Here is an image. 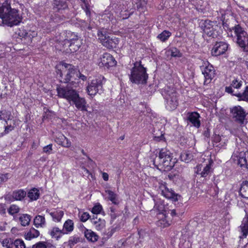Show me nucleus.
Masks as SVG:
<instances>
[{"label":"nucleus","instance_id":"nucleus-1","mask_svg":"<svg viewBox=\"0 0 248 248\" xmlns=\"http://www.w3.org/2000/svg\"><path fill=\"white\" fill-rule=\"evenodd\" d=\"M153 164L158 170L170 171L174 166L175 159H173L172 154L166 149H161L158 155L153 160Z\"/></svg>","mask_w":248,"mask_h":248},{"label":"nucleus","instance_id":"nucleus-2","mask_svg":"<svg viewBox=\"0 0 248 248\" xmlns=\"http://www.w3.org/2000/svg\"><path fill=\"white\" fill-rule=\"evenodd\" d=\"M56 70L60 82L65 83L73 79H76L79 74V71L75 66L65 62L57 65Z\"/></svg>","mask_w":248,"mask_h":248},{"label":"nucleus","instance_id":"nucleus-3","mask_svg":"<svg viewBox=\"0 0 248 248\" xmlns=\"http://www.w3.org/2000/svg\"><path fill=\"white\" fill-rule=\"evenodd\" d=\"M130 81L136 84H145L148 78L147 69L141 64V62H136L131 69L129 75Z\"/></svg>","mask_w":248,"mask_h":248},{"label":"nucleus","instance_id":"nucleus-4","mask_svg":"<svg viewBox=\"0 0 248 248\" xmlns=\"http://www.w3.org/2000/svg\"><path fill=\"white\" fill-rule=\"evenodd\" d=\"M236 37V43L240 50L245 53L248 52V34L240 25L232 28Z\"/></svg>","mask_w":248,"mask_h":248},{"label":"nucleus","instance_id":"nucleus-5","mask_svg":"<svg viewBox=\"0 0 248 248\" xmlns=\"http://www.w3.org/2000/svg\"><path fill=\"white\" fill-rule=\"evenodd\" d=\"M199 26L204 33L208 36L215 38L220 34L219 30L220 26L216 21H212L208 19L201 20L199 22Z\"/></svg>","mask_w":248,"mask_h":248},{"label":"nucleus","instance_id":"nucleus-6","mask_svg":"<svg viewBox=\"0 0 248 248\" xmlns=\"http://www.w3.org/2000/svg\"><path fill=\"white\" fill-rule=\"evenodd\" d=\"M56 90L59 97L66 99L70 104L79 94L78 91L68 85L58 86Z\"/></svg>","mask_w":248,"mask_h":248},{"label":"nucleus","instance_id":"nucleus-7","mask_svg":"<svg viewBox=\"0 0 248 248\" xmlns=\"http://www.w3.org/2000/svg\"><path fill=\"white\" fill-rule=\"evenodd\" d=\"M162 95L166 100L167 109L169 110L175 109L178 105L176 91L173 88L167 87L164 89Z\"/></svg>","mask_w":248,"mask_h":248},{"label":"nucleus","instance_id":"nucleus-8","mask_svg":"<svg viewBox=\"0 0 248 248\" xmlns=\"http://www.w3.org/2000/svg\"><path fill=\"white\" fill-rule=\"evenodd\" d=\"M105 82V78L102 76L93 79L87 87L88 94L90 96H94L97 93H102L104 91L103 85Z\"/></svg>","mask_w":248,"mask_h":248},{"label":"nucleus","instance_id":"nucleus-9","mask_svg":"<svg viewBox=\"0 0 248 248\" xmlns=\"http://www.w3.org/2000/svg\"><path fill=\"white\" fill-rule=\"evenodd\" d=\"M230 115L233 120L239 124H243L247 122L246 119L247 113L241 106H234L230 108Z\"/></svg>","mask_w":248,"mask_h":248},{"label":"nucleus","instance_id":"nucleus-10","mask_svg":"<svg viewBox=\"0 0 248 248\" xmlns=\"http://www.w3.org/2000/svg\"><path fill=\"white\" fill-rule=\"evenodd\" d=\"M200 69L204 77V84H209L216 76V70L214 66L208 61H203L200 66Z\"/></svg>","mask_w":248,"mask_h":248},{"label":"nucleus","instance_id":"nucleus-11","mask_svg":"<svg viewBox=\"0 0 248 248\" xmlns=\"http://www.w3.org/2000/svg\"><path fill=\"white\" fill-rule=\"evenodd\" d=\"M18 13V10L12 9L11 7L7 16L4 17L3 24L10 27L18 25L22 19V16L19 15Z\"/></svg>","mask_w":248,"mask_h":248},{"label":"nucleus","instance_id":"nucleus-12","mask_svg":"<svg viewBox=\"0 0 248 248\" xmlns=\"http://www.w3.org/2000/svg\"><path fill=\"white\" fill-rule=\"evenodd\" d=\"M63 46L69 47L71 50L76 51L79 47L78 37L74 32L71 31L66 33L65 38L63 41Z\"/></svg>","mask_w":248,"mask_h":248},{"label":"nucleus","instance_id":"nucleus-13","mask_svg":"<svg viewBox=\"0 0 248 248\" xmlns=\"http://www.w3.org/2000/svg\"><path fill=\"white\" fill-rule=\"evenodd\" d=\"M158 189L163 196L173 202L178 201L181 197L179 194L176 193L171 188H168L165 182L159 183Z\"/></svg>","mask_w":248,"mask_h":248},{"label":"nucleus","instance_id":"nucleus-14","mask_svg":"<svg viewBox=\"0 0 248 248\" xmlns=\"http://www.w3.org/2000/svg\"><path fill=\"white\" fill-rule=\"evenodd\" d=\"M100 59L99 65L100 67H103L105 69H108L115 66L117 64V62L114 58L108 53H105L101 55Z\"/></svg>","mask_w":248,"mask_h":248},{"label":"nucleus","instance_id":"nucleus-15","mask_svg":"<svg viewBox=\"0 0 248 248\" xmlns=\"http://www.w3.org/2000/svg\"><path fill=\"white\" fill-rule=\"evenodd\" d=\"M213 161L210 159L208 164L206 166L202 167V164H199L195 168V172L197 174L200 175L201 177H206L208 175L211 174L212 172L211 167L213 166Z\"/></svg>","mask_w":248,"mask_h":248},{"label":"nucleus","instance_id":"nucleus-16","mask_svg":"<svg viewBox=\"0 0 248 248\" xmlns=\"http://www.w3.org/2000/svg\"><path fill=\"white\" fill-rule=\"evenodd\" d=\"M228 48V45L224 42H216L211 50L212 56H218L225 53Z\"/></svg>","mask_w":248,"mask_h":248},{"label":"nucleus","instance_id":"nucleus-17","mask_svg":"<svg viewBox=\"0 0 248 248\" xmlns=\"http://www.w3.org/2000/svg\"><path fill=\"white\" fill-rule=\"evenodd\" d=\"M71 104L74 105L76 108L80 111H87L88 105L86 99L84 97H80L79 94L73 100Z\"/></svg>","mask_w":248,"mask_h":248},{"label":"nucleus","instance_id":"nucleus-18","mask_svg":"<svg viewBox=\"0 0 248 248\" xmlns=\"http://www.w3.org/2000/svg\"><path fill=\"white\" fill-rule=\"evenodd\" d=\"M200 114L196 112H188L187 113V120L192 124V125L196 127L199 128L201 125V122L199 120Z\"/></svg>","mask_w":248,"mask_h":248},{"label":"nucleus","instance_id":"nucleus-19","mask_svg":"<svg viewBox=\"0 0 248 248\" xmlns=\"http://www.w3.org/2000/svg\"><path fill=\"white\" fill-rule=\"evenodd\" d=\"M118 40L116 37H114V38H113L108 36L106 38V39L103 41L101 43L106 47L109 49H112L116 47L117 45L118 44Z\"/></svg>","mask_w":248,"mask_h":248},{"label":"nucleus","instance_id":"nucleus-20","mask_svg":"<svg viewBox=\"0 0 248 248\" xmlns=\"http://www.w3.org/2000/svg\"><path fill=\"white\" fill-rule=\"evenodd\" d=\"M240 229L242 233V235L240 236V239L243 237H246L248 234V214H246L245 217L244 218L242 224L240 226Z\"/></svg>","mask_w":248,"mask_h":248},{"label":"nucleus","instance_id":"nucleus-21","mask_svg":"<svg viewBox=\"0 0 248 248\" xmlns=\"http://www.w3.org/2000/svg\"><path fill=\"white\" fill-rule=\"evenodd\" d=\"M10 8L11 5L7 1H5L0 6V18L2 19L3 23L4 22V17L7 16Z\"/></svg>","mask_w":248,"mask_h":248},{"label":"nucleus","instance_id":"nucleus-22","mask_svg":"<svg viewBox=\"0 0 248 248\" xmlns=\"http://www.w3.org/2000/svg\"><path fill=\"white\" fill-rule=\"evenodd\" d=\"M49 233L52 238L58 240L62 235L66 234V232H64L63 229L60 230L58 227H54L49 231Z\"/></svg>","mask_w":248,"mask_h":248},{"label":"nucleus","instance_id":"nucleus-23","mask_svg":"<svg viewBox=\"0 0 248 248\" xmlns=\"http://www.w3.org/2000/svg\"><path fill=\"white\" fill-rule=\"evenodd\" d=\"M67 0H53L52 5L53 8L58 11L65 9L68 7Z\"/></svg>","mask_w":248,"mask_h":248},{"label":"nucleus","instance_id":"nucleus-24","mask_svg":"<svg viewBox=\"0 0 248 248\" xmlns=\"http://www.w3.org/2000/svg\"><path fill=\"white\" fill-rule=\"evenodd\" d=\"M13 118L11 111L6 109L0 111V121H3L5 124H7V121L12 120Z\"/></svg>","mask_w":248,"mask_h":248},{"label":"nucleus","instance_id":"nucleus-25","mask_svg":"<svg viewBox=\"0 0 248 248\" xmlns=\"http://www.w3.org/2000/svg\"><path fill=\"white\" fill-rule=\"evenodd\" d=\"M84 236L86 239L92 242H95L97 241L98 236L91 230L85 229Z\"/></svg>","mask_w":248,"mask_h":248},{"label":"nucleus","instance_id":"nucleus-26","mask_svg":"<svg viewBox=\"0 0 248 248\" xmlns=\"http://www.w3.org/2000/svg\"><path fill=\"white\" fill-rule=\"evenodd\" d=\"M33 224L36 228L44 227L46 225V220L44 216H36L33 220Z\"/></svg>","mask_w":248,"mask_h":248},{"label":"nucleus","instance_id":"nucleus-27","mask_svg":"<svg viewBox=\"0 0 248 248\" xmlns=\"http://www.w3.org/2000/svg\"><path fill=\"white\" fill-rule=\"evenodd\" d=\"M106 192L108 194V199L112 203L115 205H118L119 203L118 195L113 191L110 190H106Z\"/></svg>","mask_w":248,"mask_h":248},{"label":"nucleus","instance_id":"nucleus-28","mask_svg":"<svg viewBox=\"0 0 248 248\" xmlns=\"http://www.w3.org/2000/svg\"><path fill=\"white\" fill-rule=\"evenodd\" d=\"M14 122L15 121L14 120ZM15 127V122H14L13 124H9L8 121H7V124H5V123H4V130L3 131L1 132L2 127L1 128L0 132V136L2 137L5 135L8 134L9 132L12 131L14 129Z\"/></svg>","mask_w":248,"mask_h":248},{"label":"nucleus","instance_id":"nucleus-29","mask_svg":"<svg viewBox=\"0 0 248 248\" xmlns=\"http://www.w3.org/2000/svg\"><path fill=\"white\" fill-rule=\"evenodd\" d=\"M91 220L92 223L95 225V228L97 230H101L104 228L105 221L104 219L96 217L92 218Z\"/></svg>","mask_w":248,"mask_h":248},{"label":"nucleus","instance_id":"nucleus-30","mask_svg":"<svg viewBox=\"0 0 248 248\" xmlns=\"http://www.w3.org/2000/svg\"><path fill=\"white\" fill-rule=\"evenodd\" d=\"M40 234L39 232L33 228H31L29 231L27 232L25 235L27 240H31L32 238H36Z\"/></svg>","mask_w":248,"mask_h":248},{"label":"nucleus","instance_id":"nucleus-31","mask_svg":"<svg viewBox=\"0 0 248 248\" xmlns=\"http://www.w3.org/2000/svg\"><path fill=\"white\" fill-rule=\"evenodd\" d=\"M26 195V192L22 190L19 189L14 191L12 193L13 198L16 200L21 201Z\"/></svg>","mask_w":248,"mask_h":248},{"label":"nucleus","instance_id":"nucleus-32","mask_svg":"<svg viewBox=\"0 0 248 248\" xmlns=\"http://www.w3.org/2000/svg\"><path fill=\"white\" fill-rule=\"evenodd\" d=\"M49 213L53 218V220L57 222L61 221L64 215L63 212L62 210H56Z\"/></svg>","mask_w":248,"mask_h":248},{"label":"nucleus","instance_id":"nucleus-33","mask_svg":"<svg viewBox=\"0 0 248 248\" xmlns=\"http://www.w3.org/2000/svg\"><path fill=\"white\" fill-rule=\"evenodd\" d=\"M63 229L66 232V234L72 232L74 229L73 221L71 219L67 220L63 224Z\"/></svg>","mask_w":248,"mask_h":248},{"label":"nucleus","instance_id":"nucleus-34","mask_svg":"<svg viewBox=\"0 0 248 248\" xmlns=\"http://www.w3.org/2000/svg\"><path fill=\"white\" fill-rule=\"evenodd\" d=\"M36 35L34 31H29L26 32L25 36L23 37L22 39L24 40V42L27 44L31 43L32 42V38Z\"/></svg>","mask_w":248,"mask_h":248},{"label":"nucleus","instance_id":"nucleus-35","mask_svg":"<svg viewBox=\"0 0 248 248\" xmlns=\"http://www.w3.org/2000/svg\"><path fill=\"white\" fill-rule=\"evenodd\" d=\"M234 95L238 97V100L248 102V86L246 87L244 91L242 93H239Z\"/></svg>","mask_w":248,"mask_h":248},{"label":"nucleus","instance_id":"nucleus-36","mask_svg":"<svg viewBox=\"0 0 248 248\" xmlns=\"http://www.w3.org/2000/svg\"><path fill=\"white\" fill-rule=\"evenodd\" d=\"M39 190L34 188L28 192V196L32 201L36 200L39 198Z\"/></svg>","mask_w":248,"mask_h":248},{"label":"nucleus","instance_id":"nucleus-37","mask_svg":"<svg viewBox=\"0 0 248 248\" xmlns=\"http://www.w3.org/2000/svg\"><path fill=\"white\" fill-rule=\"evenodd\" d=\"M31 216L28 214L22 215L19 217L21 225L23 226L28 225L31 221Z\"/></svg>","mask_w":248,"mask_h":248},{"label":"nucleus","instance_id":"nucleus-38","mask_svg":"<svg viewBox=\"0 0 248 248\" xmlns=\"http://www.w3.org/2000/svg\"><path fill=\"white\" fill-rule=\"evenodd\" d=\"M171 33L168 31L165 30L157 35V38L162 42H165L170 36Z\"/></svg>","mask_w":248,"mask_h":248},{"label":"nucleus","instance_id":"nucleus-39","mask_svg":"<svg viewBox=\"0 0 248 248\" xmlns=\"http://www.w3.org/2000/svg\"><path fill=\"white\" fill-rule=\"evenodd\" d=\"M59 138L61 140V144L62 146L65 147H69L71 146V142L70 140L64 135H62L60 136Z\"/></svg>","mask_w":248,"mask_h":248},{"label":"nucleus","instance_id":"nucleus-40","mask_svg":"<svg viewBox=\"0 0 248 248\" xmlns=\"http://www.w3.org/2000/svg\"><path fill=\"white\" fill-rule=\"evenodd\" d=\"M238 164L241 168H245L248 170V158L240 157L238 160Z\"/></svg>","mask_w":248,"mask_h":248},{"label":"nucleus","instance_id":"nucleus-41","mask_svg":"<svg viewBox=\"0 0 248 248\" xmlns=\"http://www.w3.org/2000/svg\"><path fill=\"white\" fill-rule=\"evenodd\" d=\"M181 158L183 161L188 162L193 159V155L188 152H185L181 154Z\"/></svg>","mask_w":248,"mask_h":248},{"label":"nucleus","instance_id":"nucleus-42","mask_svg":"<svg viewBox=\"0 0 248 248\" xmlns=\"http://www.w3.org/2000/svg\"><path fill=\"white\" fill-rule=\"evenodd\" d=\"M154 208L157 210L159 213L165 214L164 212V205L162 203L161 201L156 202L155 203Z\"/></svg>","mask_w":248,"mask_h":248},{"label":"nucleus","instance_id":"nucleus-43","mask_svg":"<svg viewBox=\"0 0 248 248\" xmlns=\"http://www.w3.org/2000/svg\"><path fill=\"white\" fill-rule=\"evenodd\" d=\"M19 208L16 205H11L8 210L9 214L13 215L15 214L18 213L19 212Z\"/></svg>","mask_w":248,"mask_h":248},{"label":"nucleus","instance_id":"nucleus-44","mask_svg":"<svg viewBox=\"0 0 248 248\" xmlns=\"http://www.w3.org/2000/svg\"><path fill=\"white\" fill-rule=\"evenodd\" d=\"M97 35L101 43L108 36L107 31L105 30L98 31Z\"/></svg>","mask_w":248,"mask_h":248},{"label":"nucleus","instance_id":"nucleus-45","mask_svg":"<svg viewBox=\"0 0 248 248\" xmlns=\"http://www.w3.org/2000/svg\"><path fill=\"white\" fill-rule=\"evenodd\" d=\"M14 244L16 248H26L25 244L22 239H16L14 241Z\"/></svg>","mask_w":248,"mask_h":248},{"label":"nucleus","instance_id":"nucleus-46","mask_svg":"<svg viewBox=\"0 0 248 248\" xmlns=\"http://www.w3.org/2000/svg\"><path fill=\"white\" fill-rule=\"evenodd\" d=\"M170 51V55L173 57H181L182 55L180 51L176 47L171 48Z\"/></svg>","mask_w":248,"mask_h":248},{"label":"nucleus","instance_id":"nucleus-47","mask_svg":"<svg viewBox=\"0 0 248 248\" xmlns=\"http://www.w3.org/2000/svg\"><path fill=\"white\" fill-rule=\"evenodd\" d=\"M102 210V206L99 203L95 204L92 209V212L93 214L97 215L99 214Z\"/></svg>","mask_w":248,"mask_h":248},{"label":"nucleus","instance_id":"nucleus-48","mask_svg":"<svg viewBox=\"0 0 248 248\" xmlns=\"http://www.w3.org/2000/svg\"><path fill=\"white\" fill-rule=\"evenodd\" d=\"M47 242L40 241L33 245V248H48Z\"/></svg>","mask_w":248,"mask_h":248},{"label":"nucleus","instance_id":"nucleus-49","mask_svg":"<svg viewBox=\"0 0 248 248\" xmlns=\"http://www.w3.org/2000/svg\"><path fill=\"white\" fill-rule=\"evenodd\" d=\"M242 84L241 80H239L237 79H234L231 84V85L234 88L239 89Z\"/></svg>","mask_w":248,"mask_h":248},{"label":"nucleus","instance_id":"nucleus-50","mask_svg":"<svg viewBox=\"0 0 248 248\" xmlns=\"http://www.w3.org/2000/svg\"><path fill=\"white\" fill-rule=\"evenodd\" d=\"M52 144H49L45 147H44L43 149V153L47 154L48 155L51 154L52 153Z\"/></svg>","mask_w":248,"mask_h":248},{"label":"nucleus","instance_id":"nucleus-51","mask_svg":"<svg viewBox=\"0 0 248 248\" xmlns=\"http://www.w3.org/2000/svg\"><path fill=\"white\" fill-rule=\"evenodd\" d=\"M154 135V139L155 140L157 141H159L161 140H163L165 139L164 134L161 132H160V134L157 135V133H155V131L153 133Z\"/></svg>","mask_w":248,"mask_h":248},{"label":"nucleus","instance_id":"nucleus-52","mask_svg":"<svg viewBox=\"0 0 248 248\" xmlns=\"http://www.w3.org/2000/svg\"><path fill=\"white\" fill-rule=\"evenodd\" d=\"M80 241V238L77 235H75L73 237H70V239L69 240V242L70 244L74 245Z\"/></svg>","mask_w":248,"mask_h":248},{"label":"nucleus","instance_id":"nucleus-53","mask_svg":"<svg viewBox=\"0 0 248 248\" xmlns=\"http://www.w3.org/2000/svg\"><path fill=\"white\" fill-rule=\"evenodd\" d=\"M9 173L2 174L0 173V185L2 183L7 181L9 178Z\"/></svg>","mask_w":248,"mask_h":248},{"label":"nucleus","instance_id":"nucleus-54","mask_svg":"<svg viewBox=\"0 0 248 248\" xmlns=\"http://www.w3.org/2000/svg\"><path fill=\"white\" fill-rule=\"evenodd\" d=\"M82 8L85 12L86 15L88 16H90L91 11H90V5H89V3L86 4H84V5L82 6Z\"/></svg>","mask_w":248,"mask_h":248},{"label":"nucleus","instance_id":"nucleus-55","mask_svg":"<svg viewBox=\"0 0 248 248\" xmlns=\"http://www.w3.org/2000/svg\"><path fill=\"white\" fill-rule=\"evenodd\" d=\"M27 31L23 29H19L16 32V34L21 37V39H22L24 36H25L26 32Z\"/></svg>","mask_w":248,"mask_h":248},{"label":"nucleus","instance_id":"nucleus-56","mask_svg":"<svg viewBox=\"0 0 248 248\" xmlns=\"http://www.w3.org/2000/svg\"><path fill=\"white\" fill-rule=\"evenodd\" d=\"M225 92L232 94V95L235 96L234 94H237V93H233L234 91L232 89V87L230 85L229 86H226L225 89Z\"/></svg>","mask_w":248,"mask_h":248},{"label":"nucleus","instance_id":"nucleus-57","mask_svg":"<svg viewBox=\"0 0 248 248\" xmlns=\"http://www.w3.org/2000/svg\"><path fill=\"white\" fill-rule=\"evenodd\" d=\"M90 217L89 213L84 212L80 217V220L82 222H85Z\"/></svg>","mask_w":248,"mask_h":248},{"label":"nucleus","instance_id":"nucleus-58","mask_svg":"<svg viewBox=\"0 0 248 248\" xmlns=\"http://www.w3.org/2000/svg\"><path fill=\"white\" fill-rule=\"evenodd\" d=\"M221 140V137L219 135L215 134L213 137V141L215 143H218Z\"/></svg>","mask_w":248,"mask_h":248},{"label":"nucleus","instance_id":"nucleus-59","mask_svg":"<svg viewBox=\"0 0 248 248\" xmlns=\"http://www.w3.org/2000/svg\"><path fill=\"white\" fill-rule=\"evenodd\" d=\"M222 26H223V28L225 30H228V31H232V28L233 27H232V28H230L229 27V24L227 23V21H223L222 22Z\"/></svg>","mask_w":248,"mask_h":248},{"label":"nucleus","instance_id":"nucleus-60","mask_svg":"<svg viewBox=\"0 0 248 248\" xmlns=\"http://www.w3.org/2000/svg\"><path fill=\"white\" fill-rule=\"evenodd\" d=\"M9 242V240L7 239L3 240L2 243L3 246L7 248H10Z\"/></svg>","mask_w":248,"mask_h":248},{"label":"nucleus","instance_id":"nucleus-61","mask_svg":"<svg viewBox=\"0 0 248 248\" xmlns=\"http://www.w3.org/2000/svg\"><path fill=\"white\" fill-rule=\"evenodd\" d=\"M203 135L207 138H209L210 137V130L209 128H206V129L204 130Z\"/></svg>","mask_w":248,"mask_h":248},{"label":"nucleus","instance_id":"nucleus-62","mask_svg":"<svg viewBox=\"0 0 248 248\" xmlns=\"http://www.w3.org/2000/svg\"><path fill=\"white\" fill-rule=\"evenodd\" d=\"M110 216L111 217V221H113L114 219L116 218L117 217V215L115 213H110Z\"/></svg>","mask_w":248,"mask_h":248},{"label":"nucleus","instance_id":"nucleus-63","mask_svg":"<svg viewBox=\"0 0 248 248\" xmlns=\"http://www.w3.org/2000/svg\"><path fill=\"white\" fill-rule=\"evenodd\" d=\"M81 78L82 80L83 81H85L87 79V77L86 76H85L84 75L81 74V73H80V72H79V74L78 75V77H77V78Z\"/></svg>","mask_w":248,"mask_h":248},{"label":"nucleus","instance_id":"nucleus-64","mask_svg":"<svg viewBox=\"0 0 248 248\" xmlns=\"http://www.w3.org/2000/svg\"><path fill=\"white\" fill-rule=\"evenodd\" d=\"M102 177L104 179V180L107 181L108 180V175L106 172H103L102 173Z\"/></svg>","mask_w":248,"mask_h":248}]
</instances>
